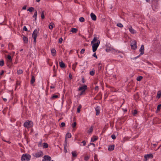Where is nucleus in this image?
Masks as SVG:
<instances>
[{
    "mask_svg": "<svg viewBox=\"0 0 161 161\" xmlns=\"http://www.w3.org/2000/svg\"><path fill=\"white\" fill-rule=\"evenodd\" d=\"M31 158V156L30 155L27 154H23L21 158V160L22 161H29Z\"/></svg>",
    "mask_w": 161,
    "mask_h": 161,
    "instance_id": "obj_1",
    "label": "nucleus"
},
{
    "mask_svg": "<svg viewBox=\"0 0 161 161\" xmlns=\"http://www.w3.org/2000/svg\"><path fill=\"white\" fill-rule=\"evenodd\" d=\"M39 29L35 30L32 34V37L34 39V42L35 43H36V38L39 33Z\"/></svg>",
    "mask_w": 161,
    "mask_h": 161,
    "instance_id": "obj_2",
    "label": "nucleus"
},
{
    "mask_svg": "<svg viewBox=\"0 0 161 161\" xmlns=\"http://www.w3.org/2000/svg\"><path fill=\"white\" fill-rule=\"evenodd\" d=\"M24 125L27 128H31L33 126V123L31 121L27 120L24 123Z\"/></svg>",
    "mask_w": 161,
    "mask_h": 161,
    "instance_id": "obj_3",
    "label": "nucleus"
},
{
    "mask_svg": "<svg viewBox=\"0 0 161 161\" xmlns=\"http://www.w3.org/2000/svg\"><path fill=\"white\" fill-rule=\"evenodd\" d=\"M100 43L99 40L97 41V42L96 43H93L92 45V51L93 52H95L97 50V47L99 46Z\"/></svg>",
    "mask_w": 161,
    "mask_h": 161,
    "instance_id": "obj_4",
    "label": "nucleus"
},
{
    "mask_svg": "<svg viewBox=\"0 0 161 161\" xmlns=\"http://www.w3.org/2000/svg\"><path fill=\"white\" fill-rule=\"evenodd\" d=\"M43 153L41 151H39L36 153L32 154V155L36 158H39L42 156L43 155Z\"/></svg>",
    "mask_w": 161,
    "mask_h": 161,
    "instance_id": "obj_5",
    "label": "nucleus"
},
{
    "mask_svg": "<svg viewBox=\"0 0 161 161\" xmlns=\"http://www.w3.org/2000/svg\"><path fill=\"white\" fill-rule=\"evenodd\" d=\"M130 46L132 49L135 50L137 48L136 42L135 40L132 41L131 43Z\"/></svg>",
    "mask_w": 161,
    "mask_h": 161,
    "instance_id": "obj_6",
    "label": "nucleus"
},
{
    "mask_svg": "<svg viewBox=\"0 0 161 161\" xmlns=\"http://www.w3.org/2000/svg\"><path fill=\"white\" fill-rule=\"evenodd\" d=\"M144 45H141V48L139 50V51L140 52V55L137 57H139L141 55H143L144 53Z\"/></svg>",
    "mask_w": 161,
    "mask_h": 161,
    "instance_id": "obj_7",
    "label": "nucleus"
},
{
    "mask_svg": "<svg viewBox=\"0 0 161 161\" xmlns=\"http://www.w3.org/2000/svg\"><path fill=\"white\" fill-rule=\"evenodd\" d=\"M128 29L130 32L132 34H134L136 33V31L134 30L132 27L131 25H129Z\"/></svg>",
    "mask_w": 161,
    "mask_h": 161,
    "instance_id": "obj_8",
    "label": "nucleus"
},
{
    "mask_svg": "<svg viewBox=\"0 0 161 161\" xmlns=\"http://www.w3.org/2000/svg\"><path fill=\"white\" fill-rule=\"evenodd\" d=\"M87 86L86 85H85L83 86L80 87L79 88L78 90L79 91H82V92H84L85 90L87 89Z\"/></svg>",
    "mask_w": 161,
    "mask_h": 161,
    "instance_id": "obj_9",
    "label": "nucleus"
},
{
    "mask_svg": "<svg viewBox=\"0 0 161 161\" xmlns=\"http://www.w3.org/2000/svg\"><path fill=\"white\" fill-rule=\"evenodd\" d=\"M144 158H145V161H146L150 158H153V155L152 154H147L144 156Z\"/></svg>",
    "mask_w": 161,
    "mask_h": 161,
    "instance_id": "obj_10",
    "label": "nucleus"
},
{
    "mask_svg": "<svg viewBox=\"0 0 161 161\" xmlns=\"http://www.w3.org/2000/svg\"><path fill=\"white\" fill-rule=\"evenodd\" d=\"M43 158L45 159L46 161H50L51 159V157L48 155L44 156L43 157Z\"/></svg>",
    "mask_w": 161,
    "mask_h": 161,
    "instance_id": "obj_11",
    "label": "nucleus"
},
{
    "mask_svg": "<svg viewBox=\"0 0 161 161\" xmlns=\"http://www.w3.org/2000/svg\"><path fill=\"white\" fill-rule=\"evenodd\" d=\"M90 16L92 20L94 21L96 20L97 17L96 15L94 14L93 13H91V14Z\"/></svg>",
    "mask_w": 161,
    "mask_h": 161,
    "instance_id": "obj_12",
    "label": "nucleus"
},
{
    "mask_svg": "<svg viewBox=\"0 0 161 161\" xmlns=\"http://www.w3.org/2000/svg\"><path fill=\"white\" fill-rule=\"evenodd\" d=\"M96 111V115H98L100 113V108L98 106H97L95 108Z\"/></svg>",
    "mask_w": 161,
    "mask_h": 161,
    "instance_id": "obj_13",
    "label": "nucleus"
},
{
    "mask_svg": "<svg viewBox=\"0 0 161 161\" xmlns=\"http://www.w3.org/2000/svg\"><path fill=\"white\" fill-rule=\"evenodd\" d=\"M114 145H111L109 146L108 148V151H113L114 149Z\"/></svg>",
    "mask_w": 161,
    "mask_h": 161,
    "instance_id": "obj_14",
    "label": "nucleus"
},
{
    "mask_svg": "<svg viewBox=\"0 0 161 161\" xmlns=\"http://www.w3.org/2000/svg\"><path fill=\"white\" fill-rule=\"evenodd\" d=\"M52 54L53 56H55L56 55V51L55 49L53 48L51 50Z\"/></svg>",
    "mask_w": 161,
    "mask_h": 161,
    "instance_id": "obj_15",
    "label": "nucleus"
},
{
    "mask_svg": "<svg viewBox=\"0 0 161 161\" xmlns=\"http://www.w3.org/2000/svg\"><path fill=\"white\" fill-rule=\"evenodd\" d=\"M71 137V135L70 133H67V134L66 135V137H65V143H67L66 142V138H70Z\"/></svg>",
    "mask_w": 161,
    "mask_h": 161,
    "instance_id": "obj_16",
    "label": "nucleus"
},
{
    "mask_svg": "<svg viewBox=\"0 0 161 161\" xmlns=\"http://www.w3.org/2000/svg\"><path fill=\"white\" fill-rule=\"evenodd\" d=\"M59 64L60 67L62 68H64L65 67V65L63 61L59 62Z\"/></svg>",
    "mask_w": 161,
    "mask_h": 161,
    "instance_id": "obj_17",
    "label": "nucleus"
},
{
    "mask_svg": "<svg viewBox=\"0 0 161 161\" xmlns=\"http://www.w3.org/2000/svg\"><path fill=\"white\" fill-rule=\"evenodd\" d=\"M93 126H91L88 130V134H90L92 133L93 130Z\"/></svg>",
    "mask_w": 161,
    "mask_h": 161,
    "instance_id": "obj_18",
    "label": "nucleus"
},
{
    "mask_svg": "<svg viewBox=\"0 0 161 161\" xmlns=\"http://www.w3.org/2000/svg\"><path fill=\"white\" fill-rule=\"evenodd\" d=\"M54 26V24L53 23H51L49 26V28L50 29L52 30Z\"/></svg>",
    "mask_w": 161,
    "mask_h": 161,
    "instance_id": "obj_19",
    "label": "nucleus"
},
{
    "mask_svg": "<svg viewBox=\"0 0 161 161\" xmlns=\"http://www.w3.org/2000/svg\"><path fill=\"white\" fill-rule=\"evenodd\" d=\"M98 69L99 71H101L102 70V64L100 63H99L98 64Z\"/></svg>",
    "mask_w": 161,
    "mask_h": 161,
    "instance_id": "obj_20",
    "label": "nucleus"
},
{
    "mask_svg": "<svg viewBox=\"0 0 161 161\" xmlns=\"http://www.w3.org/2000/svg\"><path fill=\"white\" fill-rule=\"evenodd\" d=\"M23 40L24 42L25 43H27L28 42V39L27 37H25V36H24L23 37Z\"/></svg>",
    "mask_w": 161,
    "mask_h": 161,
    "instance_id": "obj_21",
    "label": "nucleus"
},
{
    "mask_svg": "<svg viewBox=\"0 0 161 161\" xmlns=\"http://www.w3.org/2000/svg\"><path fill=\"white\" fill-rule=\"evenodd\" d=\"M98 138L96 136H94L92 137L91 140V141L94 142Z\"/></svg>",
    "mask_w": 161,
    "mask_h": 161,
    "instance_id": "obj_22",
    "label": "nucleus"
},
{
    "mask_svg": "<svg viewBox=\"0 0 161 161\" xmlns=\"http://www.w3.org/2000/svg\"><path fill=\"white\" fill-rule=\"evenodd\" d=\"M7 58L8 59V62H9L10 63L12 62V58H11V56L10 55H8L7 56Z\"/></svg>",
    "mask_w": 161,
    "mask_h": 161,
    "instance_id": "obj_23",
    "label": "nucleus"
},
{
    "mask_svg": "<svg viewBox=\"0 0 161 161\" xmlns=\"http://www.w3.org/2000/svg\"><path fill=\"white\" fill-rule=\"evenodd\" d=\"M70 31L73 33H76L77 31V30L75 28H72Z\"/></svg>",
    "mask_w": 161,
    "mask_h": 161,
    "instance_id": "obj_24",
    "label": "nucleus"
},
{
    "mask_svg": "<svg viewBox=\"0 0 161 161\" xmlns=\"http://www.w3.org/2000/svg\"><path fill=\"white\" fill-rule=\"evenodd\" d=\"M35 77L34 76H32L31 81V83L32 84H33L35 82Z\"/></svg>",
    "mask_w": 161,
    "mask_h": 161,
    "instance_id": "obj_25",
    "label": "nucleus"
},
{
    "mask_svg": "<svg viewBox=\"0 0 161 161\" xmlns=\"http://www.w3.org/2000/svg\"><path fill=\"white\" fill-rule=\"evenodd\" d=\"M44 11H42V14H41V17L42 19H43L45 18V13Z\"/></svg>",
    "mask_w": 161,
    "mask_h": 161,
    "instance_id": "obj_26",
    "label": "nucleus"
},
{
    "mask_svg": "<svg viewBox=\"0 0 161 161\" xmlns=\"http://www.w3.org/2000/svg\"><path fill=\"white\" fill-rule=\"evenodd\" d=\"M161 96V91H159L157 93V97L158 98H159Z\"/></svg>",
    "mask_w": 161,
    "mask_h": 161,
    "instance_id": "obj_27",
    "label": "nucleus"
},
{
    "mask_svg": "<svg viewBox=\"0 0 161 161\" xmlns=\"http://www.w3.org/2000/svg\"><path fill=\"white\" fill-rule=\"evenodd\" d=\"M72 156L74 157H76L77 156L76 152L75 151H73L72 152Z\"/></svg>",
    "mask_w": 161,
    "mask_h": 161,
    "instance_id": "obj_28",
    "label": "nucleus"
},
{
    "mask_svg": "<svg viewBox=\"0 0 161 161\" xmlns=\"http://www.w3.org/2000/svg\"><path fill=\"white\" fill-rule=\"evenodd\" d=\"M98 40H97V38L96 37H95L94 38L93 40L92 41L91 43L92 44L94 42H97V41H98Z\"/></svg>",
    "mask_w": 161,
    "mask_h": 161,
    "instance_id": "obj_29",
    "label": "nucleus"
},
{
    "mask_svg": "<svg viewBox=\"0 0 161 161\" xmlns=\"http://www.w3.org/2000/svg\"><path fill=\"white\" fill-rule=\"evenodd\" d=\"M43 147L44 148H46L48 147V145L46 143H44L43 144Z\"/></svg>",
    "mask_w": 161,
    "mask_h": 161,
    "instance_id": "obj_30",
    "label": "nucleus"
},
{
    "mask_svg": "<svg viewBox=\"0 0 161 161\" xmlns=\"http://www.w3.org/2000/svg\"><path fill=\"white\" fill-rule=\"evenodd\" d=\"M117 26L120 28H122L123 27V25L122 24L119 23H118L117 24Z\"/></svg>",
    "mask_w": 161,
    "mask_h": 161,
    "instance_id": "obj_31",
    "label": "nucleus"
},
{
    "mask_svg": "<svg viewBox=\"0 0 161 161\" xmlns=\"http://www.w3.org/2000/svg\"><path fill=\"white\" fill-rule=\"evenodd\" d=\"M79 20L80 22H83L85 21V19L83 17H81L79 19Z\"/></svg>",
    "mask_w": 161,
    "mask_h": 161,
    "instance_id": "obj_32",
    "label": "nucleus"
},
{
    "mask_svg": "<svg viewBox=\"0 0 161 161\" xmlns=\"http://www.w3.org/2000/svg\"><path fill=\"white\" fill-rule=\"evenodd\" d=\"M58 97V96L57 95H54L52 96L51 98L52 99H53L55 98H57Z\"/></svg>",
    "mask_w": 161,
    "mask_h": 161,
    "instance_id": "obj_33",
    "label": "nucleus"
},
{
    "mask_svg": "<svg viewBox=\"0 0 161 161\" xmlns=\"http://www.w3.org/2000/svg\"><path fill=\"white\" fill-rule=\"evenodd\" d=\"M37 15V11H36V12H35V13L34 14V15L33 16V17L34 18H35V20H36V19Z\"/></svg>",
    "mask_w": 161,
    "mask_h": 161,
    "instance_id": "obj_34",
    "label": "nucleus"
},
{
    "mask_svg": "<svg viewBox=\"0 0 161 161\" xmlns=\"http://www.w3.org/2000/svg\"><path fill=\"white\" fill-rule=\"evenodd\" d=\"M81 108V106L80 105L79 106L78 108L77 109V112L78 113H79L80 111V108Z\"/></svg>",
    "mask_w": 161,
    "mask_h": 161,
    "instance_id": "obj_35",
    "label": "nucleus"
},
{
    "mask_svg": "<svg viewBox=\"0 0 161 161\" xmlns=\"http://www.w3.org/2000/svg\"><path fill=\"white\" fill-rule=\"evenodd\" d=\"M34 10V8L33 7H31L27 9L28 11H29L30 12H31Z\"/></svg>",
    "mask_w": 161,
    "mask_h": 161,
    "instance_id": "obj_36",
    "label": "nucleus"
},
{
    "mask_svg": "<svg viewBox=\"0 0 161 161\" xmlns=\"http://www.w3.org/2000/svg\"><path fill=\"white\" fill-rule=\"evenodd\" d=\"M142 78V76H140L137 77L136 78V80L137 81H140Z\"/></svg>",
    "mask_w": 161,
    "mask_h": 161,
    "instance_id": "obj_37",
    "label": "nucleus"
},
{
    "mask_svg": "<svg viewBox=\"0 0 161 161\" xmlns=\"http://www.w3.org/2000/svg\"><path fill=\"white\" fill-rule=\"evenodd\" d=\"M65 124L64 122H62L60 125V126L61 127H63L65 126Z\"/></svg>",
    "mask_w": 161,
    "mask_h": 161,
    "instance_id": "obj_38",
    "label": "nucleus"
},
{
    "mask_svg": "<svg viewBox=\"0 0 161 161\" xmlns=\"http://www.w3.org/2000/svg\"><path fill=\"white\" fill-rule=\"evenodd\" d=\"M4 65V61L3 60L0 61V65L2 66Z\"/></svg>",
    "mask_w": 161,
    "mask_h": 161,
    "instance_id": "obj_39",
    "label": "nucleus"
},
{
    "mask_svg": "<svg viewBox=\"0 0 161 161\" xmlns=\"http://www.w3.org/2000/svg\"><path fill=\"white\" fill-rule=\"evenodd\" d=\"M89 158V157L88 156H86L84 158V160L86 161H87Z\"/></svg>",
    "mask_w": 161,
    "mask_h": 161,
    "instance_id": "obj_40",
    "label": "nucleus"
},
{
    "mask_svg": "<svg viewBox=\"0 0 161 161\" xmlns=\"http://www.w3.org/2000/svg\"><path fill=\"white\" fill-rule=\"evenodd\" d=\"M23 72V71L22 70L20 69L17 71V73L18 74H21Z\"/></svg>",
    "mask_w": 161,
    "mask_h": 161,
    "instance_id": "obj_41",
    "label": "nucleus"
},
{
    "mask_svg": "<svg viewBox=\"0 0 161 161\" xmlns=\"http://www.w3.org/2000/svg\"><path fill=\"white\" fill-rule=\"evenodd\" d=\"M161 107V104L158 105L157 107V111H159L160 110V108Z\"/></svg>",
    "mask_w": 161,
    "mask_h": 161,
    "instance_id": "obj_42",
    "label": "nucleus"
},
{
    "mask_svg": "<svg viewBox=\"0 0 161 161\" xmlns=\"http://www.w3.org/2000/svg\"><path fill=\"white\" fill-rule=\"evenodd\" d=\"M95 73L93 71H91L90 72V74L91 75H94Z\"/></svg>",
    "mask_w": 161,
    "mask_h": 161,
    "instance_id": "obj_43",
    "label": "nucleus"
},
{
    "mask_svg": "<svg viewBox=\"0 0 161 161\" xmlns=\"http://www.w3.org/2000/svg\"><path fill=\"white\" fill-rule=\"evenodd\" d=\"M85 49L84 48L82 49L80 51V53L81 54H83L84 53Z\"/></svg>",
    "mask_w": 161,
    "mask_h": 161,
    "instance_id": "obj_44",
    "label": "nucleus"
},
{
    "mask_svg": "<svg viewBox=\"0 0 161 161\" xmlns=\"http://www.w3.org/2000/svg\"><path fill=\"white\" fill-rule=\"evenodd\" d=\"M76 122H74L72 124V126L73 128H74L76 126Z\"/></svg>",
    "mask_w": 161,
    "mask_h": 161,
    "instance_id": "obj_45",
    "label": "nucleus"
},
{
    "mask_svg": "<svg viewBox=\"0 0 161 161\" xmlns=\"http://www.w3.org/2000/svg\"><path fill=\"white\" fill-rule=\"evenodd\" d=\"M111 137L114 140L116 138V136L114 134L112 135Z\"/></svg>",
    "mask_w": 161,
    "mask_h": 161,
    "instance_id": "obj_46",
    "label": "nucleus"
},
{
    "mask_svg": "<svg viewBox=\"0 0 161 161\" xmlns=\"http://www.w3.org/2000/svg\"><path fill=\"white\" fill-rule=\"evenodd\" d=\"M66 146H67L66 143H65V144H64V148L65 152V153L67 152V150H66V148L65 149V147H66Z\"/></svg>",
    "mask_w": 161,
    "mask_h": 161,
    "instance_id": "obj_47",
    "label": "nucleus"
},
{
    "mask_svg": "<svg viewBox=\"0 0 161 161\" xmlns=\"http://www.w3.org/2000/svg\"><path fill=\"white\" fill-rule=\"evenodd\" d=\"M23 30L25 31H27V29L25 26H24L23 28Z\"/></svg>",
    "mask_w": 161,
    "mask_h": 161,
    "instance_id": "obj_48",
    "label": "nucleus"
},
{
    "mask_svg": "<svg viewBox=\"0 0 161 161\" xmlns=\"http://www.w3.org/2000/svg\"><path fill=\"white\" fill-rule=\"evenodd\" d=\"M62 41H63V39L62 38H59V40L58 42L59 43H61L62 42Z\"/></svg>",
    "mask_w": 161,
    "mask_h": 161,
    "instance_id": "obj_49",
    "label": "nucleus"
},
{
    "mask_svg": "<svg viewBox=\"0 0 161 161\" xmlns=\"http://www.w3.org/2000/svg\"><path fill=\"white\" fill-rule=\"evenodd\" d=\"M137 113V111L136 110H134V112L133 113V114L134 115H135Z\"/></svg>",
    "mask_w": 161,
    "mask_h": 161,
    "instance_id": "obj_50",
    "label": "nucleus"
},
{
    "mask_svg": "<svg viewBox=\"0 0 161 161\" xmlns=\"http://www.w3.org/2000/svg\"><path fill=\"white\" fill-rule=\"evenodd\" d=\"M92 56H93L95 57L96 58H97V56L96 55V53H93Z\"/></svg>",
    "mask_w": 161,
    "mask_h": 161,
    "instance_id": "obj_51",
    "label": "nucleus"
},
{
    "mask_svg": "<svg viewBox=\"0 0 161 161\" xmlns=\"http://www.w3.org/2000/svg\"><path fill=\"white\" fill-rule=\"evenodd\" d=\"M94 160H95V161H98V159H97V157H96V156H95L94 157Z\"/></svg>",
    "mask_w": 161,
    "mask_h": 161,
    "instance_id": "obj_52",
    "label": "nucleus"
},
{
    "mask_svg": "<svg viewBox=\"0 0 161 161\" xmlns=\"http://www.w3.org/2000/svg\"><path fill=\"white\" fill-rule=\"evenodd\" d=\"M81 143L83 144V146H85L86 144V142L85 141H83Z\"/></svg>",
    "mask_w": 161,
    "mask_h": 161,
    "instance_id": "obj_53",
    "label": "nucleus"
},
{
    "mask_svg": "<svg viewBox=\"0 0 161 161\" xmlns=\"http://www.w3.org/2000/svg\"><path fill=\"white\" fill-rule=\"evenodd\" d=\"M26 9V6L25 5L23 6V7L22 8V9L24 10H25Z\"/></svg>",
    "mask_w": 161,
    "mask_h": 161,
    "instance_id": "obj_54",
    "label": "nucleus"
},
{
    "mask_svg": "<svg viewBox=\"0 0 161 161\" xmlns=\"http://www.w3.org/2000/svg\"><path fill=\"white\" fill-rule=\"evenodd\" d=\"M73 66V70H75V64H74Z\"/></svg>",
    "mask_w": 161,
    "mask_h": 161,
    "instance_id": "obj_55",
    "label": "nucleus"
},
{
    "mask_svg": "<svg viewBox=\"0 0 161 161\" xmlns=\"http://www.w3.org/2000/svg\"><path fill=\"white\" fill-rule=\"evenodd\" d=\"M69 77L70 79H72V75L70 74L69 75Z\"/></svg>",
    "mask_w": 161,
    "mask_h": 161,
    "instance_id": "obj_56",
    "label": "nucleus"
},
{
    "mask_svg": "<svg viewBox=\"0 0 161 161\" xmlns=\"http://www.w3.org/2000/svg\"><path fill=\"white\" fill-rule=\"evenodd\" d=\"M4 73V71L2 70L1 73H0V75H2Z\"/></svg>",
    "mask_w": 161,
    "mask_h": 161,
    "instance_id": "obj_57",
    "label": "nucleus"
},
{
    "mask_svg": "<svg viewBox=\"0 0 161 161\" xmlns=\"http://www.w3.org/2000/svg\"><path fill=\"white\" fill-rule=\"evenodd\" d=\"M90 145H93L94 147L95 146V144H94V143H90V144H89L88 145V146H89Z\"/></svg>",
    "mask_w": 161,
    "mask_h": 161,
    "instance_id": "obj_58",
    "label": "nucleus"
},
{
    "mask_svg": "<svg viewBox=\"0 0 161 161\" xmlns=\"http://www.w3.org/2000/svg\"><path fill=\"white\" fill-rule=\"evenodd\" d=\"M82 82H83V83H84V82H85V80H84V78H83L82 79Z\"/></svg>",
    "mask_w": 161,
    "mask_h": 161,
    "instance_id": "obj_59",
    "label": "nucleus"
},
{
    "mask_svg": "<svg viewBox=\"0 0 161 161\" xmlns=\"http://www.w3.org/2000/svg\"><path fill=\"white\" fill-rule=\"evenodd\" d=\"M53 71L54 72L55 71V66H54L53 67Z\"/></svg>",
    "mask_w": 161,
    "mask_h": 161,
    "instance_id": "obj_60",
    "label": "nucleus"
},
{
    "mask_svg": "<svg viewBox=\"0 0 161 161\" xmlns=\"http://www.w3.org/2000/svg\"><path fill=\"white\" fill-rule=\"evenodd\" d=\"M3 99L4 101L6 102L7 101V99L6 98H3Z\"/></svg>",
    "mask_w": 161,
    "mask_h": 161,
    "instance_id": "obj_61",
    "label": "nucleus"
},
{
    "mask_svg": "<svg viewBox=\"0 0 161 161\" xmlns=\"http://www.w3.org/2000/svg\"><path fill=\"white\" fill-rule=\"evenodd\" d=\"M95 89L96 90H98V86H96L95 88Z\"/></svg>",
    "mask_w": 161,
    "mask_h": 161,
    "instance_id": "obj_62",
    "label": "nucleus"
},
{
    "mask_svg": "<svg viewBox=\"0 0 161 161\" xmlns=\"http://www.w3.org/2000/svg\"><path fill=\"white\" fill-rule=\"evenodd\" d=\"M55 87L54 86H50L51 88H54Z\"/></svg>",
    "mask_w": 161,
    "mask_h": 161,
    "instance_id": "obj_63",
    "label": "nucleus"
},
{
    "mask_svg": "<svg viewBox=\"0 0 161 161\" xmlns=\"http://www.w3.org/2000/svg\"><path fill=\"white\" fill-rule=\"evenodd\" d=\"M41 145H42V144H41V143H40V144H38V146L39 147H40V146H41Z\"/></svg>",
    "mask_w": 161,
    "mask_h": 161,
    "instance_id": "obj_64",
    "label": "nucleus"
}]
</instances>
